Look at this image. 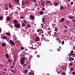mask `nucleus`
<instances>
[{
  "mask_svg": "<svg viewBox=\"0 0 75 75\" xmlns=\"http://www.w3.org/2000/svg\"><path fill=\"white\" fill-rule=\"evenodd\" d=\"M71 5H73V4H74L73 2V1L71 2Z\"/></svg>",
  "mask_w": 75,
  "mask_h": 75,
  "instance_id": "40",
  "label": "nucleus"
},
{
  "mask_svg": "<svg viewBox=\"0 0 75 75\" xmlns=\"http://www.w3.org/2000/svg\"><path fill=\"white\" fill-rule=\"evenodd\" d=\"M46 2L47 3H51V1H49L48 0H47Z\"/></svg>",
  "mask_w": 75,
  "mask_h": 75,
  "instance_id": "27",
  "label": "nucleus"
},
{
  "mask_svg": "<svg viewBox=\"0 0 75 75\" xmlns=\"http://www.w3.org/2000/svg\"><path fill=\"white\" fill-rule=\"evenodd\" d=\"M65 19H61V20L60 21V23H61V22H62V21H64Z\"/></svg>",
  "mask_w": 75,
  "mask_h": 75,
  "instance_id": "21",
  "label": "nucleus"
},
{
  "mask_svg": "<svg viewBox=\"0 0 75 75\" xmlns=\"http://www.w3.org/2000/svg\"><path fill=\"white\" fill-rule=\"evenodd\" d=\"M70 23L69 21H66V23L67 24H69Z\"/></svg>",
  "mask_w": 75,
  "mask_h": 75,
  "instance_id": "17",
  "label": "nucleus"
},
{
  "mask_svg": "<svg viewBox=\"0 0 75 75\" xmlns=\"http://www.w3.org/2000/svg\"><path fill=\"white\" fill-rule=\"evenodd\" d=\"M6 20L7 21H9L10 20V19H7Z\"/></svg>",
  "mask_w": 75,
  "mask_h": 75,
  "instance_id": "47",
  "label": "nucleus"
},
{
  "mask_svg": "<svg viewBox=\"0 0 75 75\" xmlns=\"http://www.w3.org/2000/svg\"><path fill=\"white\" fill-rule=\"evenodd\" d=\"M27 27H28V28H30V24H29L27 25Z\"/></svg>",
  "mask_w": 75,
  "mask_h": 75,
  "instance_id": "24",
  "label": "nucleus"
},
{
  "mask_svg": "<svg viewBox=\"0 0 75 75\" xmlns=\"http://www.w3.org/2000/svg\"><path fill=\"white\" fill-rule=\"evenodd\" d=\"M13 23L15 24H16L18 23V21H17L16 20H14L13 21Z\"/></svg>",
  "mask_w": 75,
  "mask_h": 75,
  "instance_id": "5",
  "label": "nucleus"
},
{
  "mask_svg": "<svg viewBox=\"0 0 75 75\" xmlns=\"http://www.w3.org/2000/svg\"><path fill=\"white\" fill-rule=\"evenodd\" d=\"M1 67H3V65L2 64H1Z\"/></svg>",
  "mask_w": 75,
  "mask_h": 75,
  "instance_id": "64",
  "label": "nucleus"
},
{
  "mask_svg": "<svg viewBox=\"0 0 75 75\" xmlns=\"http://www.w3.org/2000/svg\"><path fill=\"white\" fill-rule=\"evenodd\" d=\"M56 39L57 40H58V41H60V39H59L58 38H56Z\"/></svg>",
  "mask_w": 75,
  "mask_h": 75,
  "instance_id": "54",
  "label": "nucleus"
},
{
  "mask_svg": "<svg viewBox=\"0 0 75 75\" xmlns=\"http://www.w3.org/2000/svg\"><path fill=\"white\" fill-rule=\"evenodd\" d=\"M74 51L72 50L71 52L70 53L71 54H72V53H74Z\"/></svg>",
  "mask_w": 75,
  "mask_h": 75,
  "instance_id": "44",
  "label": "nucleus"
},
{
  "mask_svg": "<svg viewBox=\"0 0 75 75\" xmlns=\"http://www.w3.org/2000/svg\"><path fill=\"white\" fill-rule=\"evenodd\" d=\"M54 30L55 31H56V32H57L58 31L57 29H54Z\"/></svg>",
  "mask_w": 75,
  "mask_h": 75,
  "instance_id": "59",
  "label": "nucleus"
},
{
  "mask_svg": "<svg viewBox=\"0 0 75 75\" xmlns=\"http://www.w3.org/2000/svg\"><path fill=\"white\" fill-rule=\"evenodd\" d=\"M29 17L30 18H31V19H34V18H35L32 15H30Z\"/></svg>",
  "mask_w": 75,
  "mask_h": 75,
  "instance_id": "4",
  "label": "nucleus"
},
{
  "mask_svg": "<svg viewBox=\"0 0 75 75\" xmlns=\"http://www.w3.org/2000/svg\"><path fill=\"white\" fill-rule=\"evenodd\" d=\"M28 71V70H25L24 71V74H26V73H27V72Z\"/></svg>",
  "mask_w": 75,
  "mask_h": 75,
  "instance_id": "11",
  "label": "nucleus"
},
{
  "mask_svg": "<svg viewBox=\"0 0 75 75\" xmlns=\"http://www.w3.org/2000/svg\"><path fill=\"white\" fill-rule=\"evenodd\" d=\"M54 30H57L58 29L57 28H56V27H55L54 28Z\"/></svg>",
  "mask_w": 75,
  "mask_h": 75,
  "instance_id": "62",
  "label": "nucleus"
},
{
  "mask_svg": "<svg viewBox=\"0 0 75 75\" xmlns=\"http://www.w3.org/2000/svg\"><path fill=\"white\" fill-rule=\"evenodd\" d=\"M54 35H57V32H54Z\"/></svg>",
  "mask_w": 75,
  "mask_h": 75,
  "instance_id": "38",
  "label": "nucleus"
},
{
  "mask_svg": "<svg viewBox=\"0 0 75 75\" xmlns=\"http://www.w3.org/2000/svg\"><path fill=\"white\" fill-rule=\"evenodd\" d=\"M20 0H15V3H19V1Z\"/></svg>",
  "mask_w": 75,
  "mask_h": 75,
  "instance_id": "10",
  "label": "nucleus"
},
{
  "mask_svg": "<svg viewBox=\"0 0 75 75\" xmlns=\"http://www.w3.org/2000/svg\"><path fill=\"white\" fill-rule=\"evenodd\" d=\"M62 45H64V40L62 41Z\"/></svg>",
  "mask_w": 75,
  "mask_h": 75,
  "instance_id": "29",
  "label": "nucleus"
},
{
  "mask_svg": "<svg viewBox=\"0 0 75 75\" xmlns=\"http://www.w3.org/2000/svg\"><path fill=\"white\" fill-rule=\"evenodd\" d=\"M2 45L3 47H6V44L5 43H3L2 44Z\"/></svg>",
  "mask_w": 75,
  "mask_h": 75,
  "instance_id": "12",
  "label": "nucleus"
},
{
  "mask_svg": "<svg viewBox=\"0 0 75 75\" xmlns=\"http://www.w3.org/2000/svg\"><path fill=\"white\" fill-rule=\"evenodd\" d=\"M27 65V64H23L22 66H23V67H24L25 66Z\"/></svg>",
  "mask_w": 75,
  "mask_h": 75,
  "instance_id": "32",
  "label": "nucleus"
},
{
  "mask_svg": "<svg viewBox=\"0 0 75 75\" xmlns=\"http://www.w3.org/2000/svg\"><path fill=\"white\" fill-rule=\"evenodd\" d=\"M8 61L11 62L12 61H11V60L10 59H9L8 60Z\"/></svg>",
  "mask_w": 75,
  "mask_h": 75,
  "instance_id": "30",
  "label": "nucleus"
},
{
  "mask_svg": "<svg viewBox=\"0 0 75 75\" xmlns=\"http://www.w3.org/2000/svg\"><path fill=\"white\" fill-rule=\"evenodd\" d=\"M68 18L69 19H74V16H68Z\"/></svg>",
  "mask_w": 75,
  "mask_h": 75,
  "instance_id": "3",
  "label": "nucleus"
},
{
  "mask_svg": "<svg viewBox=\"0 0 75 75\" xmlns=\"http://www.w3.org/2000/svg\"><path fill=\"white\" fill-rule=\"evenodd\" d=\"M73 48H74L73 50H75V47H73Z\"/></svg>",
  "mask_w": 75,
  "mask_h": 75,
  "instance_id": "60",
  "label": "nucleus"
},
{
  "mask_svg": "<svg viewBox=\"0 0 75 75\" xmlns=\"http://www.w3.org/2000/svg\"><path fill=\"white\" fill-rule=\"evenodd\" d=\"M43 13H44V11H40V14L41 15H42V14H43Z\"/></svg>",
  "mask_w": 75,
  "mask_h": 75,
  "instance_id": "19",
  "label": "nucleus"
},
{
  "mask_svg": "<svg viewBox=\"0 0 75 75\" xmlns=\"http://www.w3.org/2000/svg\"><path fill=\"white\" fill-rule=\"evenodd\" d=\"M23 2H24V1H22V5H24V4L23 3Z\"/></svg>",
  "mask_w": 75,
  "mask_h": 75,
  "instance_id": "51",
  "label": "nucleus"
},
{
  "mask_svg": "<svg viewBox=\"0 0 75 75\" xmlns=\"http://www.w3.org/2000/svg\"><path fill=\"white\" fill-rule=\"evenodd\" d=\"M40 30L41 32H40V33H42L43 32V31H42V29H40Z\"/></svg>",
  "mask_w": 75,
  "mask_h": 75,
  "instance_id": "33",
  "label": "nucleus"
},
{
  "mask_svg": "<svg viewBox=\"0 0 75 75\" xmlns=\"http://www.w3.org/2000/svg\"><path fill=\"white\" fill-rule=\"evenodd\" d=\"M8 8L7 7H6L5 8V10H8Z\"/></svg>",
  "mask_w": 75,
  "mask_h": 75,
  "instance_id": "39",
  "label": "nucleus"
},
{
  "mask_svg": "<svg viewBox=\"0 0 75 75\" xmlns=\"http://www.w3.org/2000/svg\"><path fill=\"white\" fill-rule=\"evenodd\" d=\"M75 57V54H73V57Z\"/></svg>",
  "mask_w": 75,
  "mask_h": 75,
  "instance_id": "52",
  "label": "nucleus"
},
{
  "mask_svg": "<svg viewBox=\"0 0 75 75\" xmlns=\"http://www.w3.org/2000/svg\"><path fill=\"white\" fill-rule=\"evenodd\" d=\"M69 61H71V59H70V57H69Z\"/></svg>",
  "mask_w": 75,
  "mask_h": 75,
  "instance_id": "55",
  "label": "nucleus"
},
{
  "mask_svg": "<svg viewBox=\"0 0 75 75\" xmlns=\"http://www.w3.org/2000/svg\"><path fill=\"white\" fill-rule=\"evenodd\" d=\"M11 72H16V71L13 70H11Z\"/></svg>",
  "mask_w": 75,
  "mask_h": 75,
  "instance_id": "22",
  "label": "nucleus"
},
{
  "mask_svg": "<svg viewBox=\"0 0 75 75\" xmlns=\"http://www.w3.org/2000/svg\"><path fill=\"white\" fill-rule=\"evenodd\" d=\"M5 7H7V6H8V4H5Z\"/></svg>",
  "mask_w": 75,
  "mask_h": 75,
  "instance_id": "42",
  "label": "nucleus"
},
{
  "mask_svg": "<svg viewBox=\"0 0 75 75\" xmlns=\"http://www.w3.org/2000/svg\"><path fill=\"white\" fill-rule=\"evenodd\" d=\"M22 25L23 27H25V24L24 23H22Z\"/></svg>",
  "mask_w": 75,
  "mask_h": 75,
  "instance_id": "25",
  "label": "nucleus"
},
{
  "mask_svg": "<svg viewBox=\"0 0 75 75\" xmlns=\"http://www.w3.org/2000/svg\"><path fill=\"white\" fill-rule=\"evenodd\" d=\"M32 1L34 3H37V1L36 0H32Z\"/></svg>",
  "mask_w": 75,
  "mask_h": 75,
  "instance_id": "23",
  "label": "nucleus"
},
{
  "mask_svg": "<svg viewBox=\"0 0 75 75\" xmlns=\"http://www.w3.org/2000/svg\"><path fill=\"white\" fill-rule=\"evenodd\" d=\"M50 51H52V49H50Z\"/></svg>",
  "mask_w": 75,
  "mask_h": 75,
  "instance_id": "63",
  "label": "nucleus"
},
{
  "mask_svg": "<svg viewBox=\"0 0 75 75\" xmlns=\"http://www.w3.org/2000/svg\"><path fill=\"white\" fill-rule=\"evenodd\" d=\"M21 49L22 50H24V47H21Z\"/></svg>",
  "mask_w": 75,
  "mask_h": 75,
  "instance_id": "37",
  "label": "nucleus"
},
{
  "mask_svg": "<svg viewBox=\"0 0 75 75\" xmlns=\"http://www.w3.org/2000/svg\"><path fill=\"white\" fill-rule=\"evenodd\" d=\"M72 74H73V75H75V71L73 72H72Z\"/></svg>",
  "mask_w": 75,
  "mask_h": 75,
  "instance_id": "34",
  "label": "nucleus"
},
{
  "mask_svg": "<svg viewBox=\"0 0 75 75\" xmlns=\"http://www.w3.org/2000/svg\"><path fill=\"white\" fill-rule=\"evenodd\" d=\"M21 18H22V19H23L24 18V17L22 16V17H20Z\"/></svg>",
  "mask_w": 75,
  "mask_h": 75,
  "instance_id": "48",
  "label": "nucleus"
},
{
  "mask_svg": "<svg viewBox=\"0 0 75 75\" xmlns=\"http://www.w3.org/2000/svg\"><path fill=\"white\" fill-rule=\"evenodd\" d=\"M40 29H38V30H37V32H40Z\"/></svg>",
  "mask_w": 75,
  "mask_h": 75,
  "instance_id": "46",
  "label": "nucleus"
},
{
  "mask_svg": "<svg viewBox=\"0 0 75 75\" xmlns=\"http://www.w3.org/2000/svg\"><path fill=\"white\" fill-rule=\"evenodd\" d=\"M24 23H25V24H27V21H24Z\"/></svg>",
  "mask_w": 75,
  "mask_h": 75,
  "instance_id": "56",
  "label": "nucleus"
},
{
  "mask_svg": "<svg viewBox=\"0 0 75 75\" xmlns=\"http://www.w3.org/2000/svg\"><path fill=\"white\" fill-rule=\"evenodd\" d=\"M46 21L45 19H42V22H43V23H44V24H45V22H46Z\"/></svg>",
  "mask_w": 75,
  "mask_h": 75,
  "instance_id": "8",
  "label": "nucleus"
},
{
  "mask_svg": "<svg viewBox=\"0 0 75 75\" xmlns=\"http://www.w3.org/2000/svg\"><path fill=\"white\" fill-rule=\"evenodd\" d=\"M2 38L4 39V40H6V39H7V37H6V36H3L2 37Z\"/></svg>",
  "mask_w": 75,
  "mask_h": 75,
  "instance_id": "15",
  "label": "nucleus"
},
{
  "mask_svg": "<svg viewBox=\"0 0 75 75\" xmlns=\"http://www.w3.org/2000/svg\"><path fill=\"white\" fill-rule=\"evenodd\" d=\"M6 58H9V55H8V54H6Z\"/></svg>",
  "mask_w": 75,
  "mask_h": 75,
  "instance_id": "13",
  "label": "nucleus"
},
{
  "mask_svg": "<svg viewBox=\"0 0 75 75\" xmlns=\"http://www.w3.org/2000/svg\"><path fill=\"white\" fill-rule=\"evenodd\" d=\"M40 40V38L38 37H36V38L35 39L36 41H38Z\"/></svg>",
  "mask_w": 75,
  "mask_h": 75,
  "instance_id": "6",
  "label": "nucleus"
},
{
  "mask_svg": "<svg viewBox=\"0 0 75 75\" xmlns=\"http://www.w3.org/2000/svg\"><path fill=\"white\" fill-rule=\"evenodd\" d=\"M62 74L64 75H65V72H63L62 73Z\"/></svg>",
  "mask_w": 75,
  "mask_h": 75,
  "instance_id": "49",
  "label": "nucleus"
},
{
  "mask_svg": "<svg viewBox=\"0 0 75 75\" xmlns=\"http://www.w3.org/2000/svg\"><path fill=\"white\" fill-rule=\"evenodd\" d=\"M4 34H6V35H10V33L8 32H7L6 33H4Z\"/></svg>",
  "mask_w": 75,
  "mask_h": 75,
  "instance_id": "9",
  "label": "nucleus"
},
{
  "mask_svg": "<svg viewBox=\"0 0 75 75\" xmlns=\"http://www.w3.org/2000/svg\"><path fill=\"white\" fill-rule=\"evenodd\" d=\"M9 7L10 8H11V7H12V6L11 5V4H10V3H9Z\"/></svg>",
  "mask_w": 75,
  "mask_h": 75,
  "instance_id": "31",
  "label": "nucleus"
},
{
  "mask_svg": "<svg viewBox=\"0 0 75 75\" xmlns=\"http://www.w3.org/2000/svg\"><path fill=\"white\" fill-rule=\"evenodd\" d=\"M71 59L72 60H74V58H71V59Z\"/></svg>",
  "mask_w": 75,
  "mask_h": 75,
  "instance_id": "58",
  "label": "nucleus"
},
{
  "mask_svg": "<svg viewBox=\"0 0 75 75\" xmlns=\"http://www.w3.org/2000/svg\"><path fill=\"white\" fill-rule=\"evenodd\" d=\"M69 65H70V66H71V65H72V63H70L69 64Z\"/></svg>",
  "mask_w": 75,
  "mask_h": 75,
  "instance_id": "50",
  "label": "nucleus"
},
{
  "mask_svg": "<svg viewBox=\"0 0 75 75\" xmlns=\"http://www.w3.org/2000/svg\"><path fill=\"white\" fill-rule=\"evenodd\" d=\"M15 27L18 28H20V24L18 23H17L16 24H15Z\"/></svg>",
  "mask_w": 75,
  "mask_h": 75,
  "instance_id": "2",
  "label": "nucleus"
},
{
  "mask_svg": "<svg viewBox=\"0 0 75 75\" xmlns=\"http://www.w3.org/2000/svg\"><path fill=\"white\" fill-rule=\"evenodd\" d=\"M45 2H42V5L43 6H45Z\"/></svg>",
  "mask_w": 75,
  "mask_h": 75,
  "instance_id": "14",
  "label": "nucleus"
},
{
  "mask_svg": "<svg viewBox=\"0 0 75 75\" xmlns=\"http://www.w3.org/2000/svg\"><path fill=\"white\" fill-rule=\"evenodd\" d=\"M41 33V32H40L38 33V34H39V35H41V33Z\"/></svg>",
  "mask_w": 75,
  "mask_h": 75,
  "instance_id": "61",
  "label": "nucleus"
},
{
  "mask_svg": "<svg viewBox=\"0 0 75 75\" xmlns=\"http://www.w3.org/2000/svg\"><path fill=\"white\" fill-rule=\"evenodd\" d=\"M73 69H73V68H71V69H70V70H71V71H72V70Z\"/></svg>",
  "mask_w": 75,
  "mask_h": 75,
  "instance_id": "41",
  "label": "nucleus"
},
{
  "mask_svg": "<svg viewBox=\"0 0 75 75\" xmlns=\"http://www.w3.org/2000/svg\"><path fill=\"white\" fill-rule=\"evenodd\" d=\"M10 17L9 16H7L6 19H10Z\"/></svg>",
  "mask_w": 75,
  "mask_h": 75,
  "instance_id": "35",
  "label": "nucleus"
},
{
  "mask_svg": "<svg viewBox=\"0 0 75 75\" xmlns=\"http://www.w3.org/2000/svg\"><path fill=\"white\" fill-rule=\"evenodd\" d=\"M59 41V44H61V41L60 40Z\"/></svg>",
  "mask_w": 75,
  "mask_h": 75,
  "instance_id": "45",
  "label": "nucleus"
},
{
  "mask_svg": "<svg viewBox=\"0 0 75 75\" xmlns=\"http://www.w3.org/2000/svg\"><path fill=\"white\" fill-rule=\"evenodd\" d=\"M3 16H0V19H3Z\"/></svg>",
  "mask_w": 75,
  "mask_h": 75,
  "instance_id": "36",
  "label": "nucleus"
},
{
  "mask_svg": "<svg viewBox=\"0 0 75 75\" xmlns=\"http://www.w3.org/2000/svg\"><path fill=\"white\" fill-rule=\"evenodd\" d=\"M54 4L55 6H58V3L57 2H55L54 3Z\"/></svg>",
  "mask_w": 75,
  "mask_h": 75,
  "instance_id": "20",
  "label": "nucleus"
},
{
  "mask_svg": "<svg viewBox=\"0 0 75 75\" xmlns=\"http://www.w3.org/2000/svg\"><path fill=\"white\" fill-rule=\"evenodd\" d=\"M25 4H28L30 3V2L28 1H27L26 2H25Z\"/></svg>",
  "mask_w": 75,
  "mask_h": 75,
  "instance_id": "18",
  "label": "nucleus"
},
{
  "mask_svg": "<svg viewBox=\"0 0 75 75\" xmlns=\"http://www.w3.org/2000/svg\"><path fill=\"white\" fill-rule=\"evenodd\" d=\"M47 34L49 36H50L51 35V33L49 31H47Z\"/></svg>",
  "mask_w": 75,
  "mask_h": 75,
  "instance_id": "16",
  "label": "nucleus"
},
{
  "mask_svg": "<svg viewBox=\"0 0 75 75\" xmlns=\"http://www.w3.org/2000/svg\"><path fill=\"white\" fill-rule=\"evenodd\" d=\"M57 51H61V50L57 48Z\"/></svg>",
  "mask_w": 75,
  "mask_h": 75,
  "instance_id": "43",
  "label": "nucleus"
},
{
  "mask_svg": "<svg viewBox=\"0 0 75 75\" xmlns=\"http://www.w3.org/2000/svg\"><path fill=\"white\" fill-rule=\"evenodd\" d=\"M13 42V41L12 40H9V43H10V44H11Z\"/></svg>",
  "mask_w": 75,
  "mask_h": 75,
  "instance_id": "26",
  "label": "nucleus"
},
{
  "mask_svg": "<svg viewBox=\"0 0 75 75\" xmlns=\"http://www.w3.org/2000/svg\"><path fill=\"white\" fill-rule=\"evenodd\" d=\"M29 74H30V75H31V74H32V73H31V72H30L29 73Z\"/></svg>",
  "mask_w": 75,
  "mask_h": 75,
  "instance_id": "53",
  "label": "nucleus"
},
{
  "mask_svg": "<svg viewBox=\"0 0 75 75\" xmlns=\"http://www.w3.org/2000/svg\"><path fill=\"white\" fill-rule=\"evenodd\" d=\"M11 44L12 45H15V44H14V42H13L11 43Z\"/></svg>",
  "mask_w": 75,
  "mask_h": 75,
  "instance_id": "28",
  "label": "nucleus"
},
{
  "mask_svg": "<svg viewBox=\"0 0 75 75\" xmlns=\"http://www.w3.org/2000/svg\"><path fill=\"white\" fill-rule=\"evenodd\" d=\"M60 11H61V10H64V7L63 6H61L60 7Z\"/></svg>",
  "mask_w": 75,
  "mask_h": 75,
  "instance_id": "7",
  "label": "nucleus"
},
{
  "mask_svg": "<svg viewBox=\"0 0 75 75\" xmlns=\"http://www.w3.org/2000/svg\"><path fill=\"white\" fill-rule=\"evenodd\" d=\"M64 27H65V28H66L67 29L68 28V27H67V26H66V25H64Z\"/></svg>",
  "mask_w": 75,
  "mask_h": 75,
  "instance_id": "57",
  "label": "nucleus"
},
{
  "mask_svg": "<svg viewBox=\"0 0 75 75\" xmlns=\"http://www.w3.org/2000/svg\"><path fill=\"white\" fill-rule=\"evenodd\" d=\"M25 59V57H23L21 58V59L20 60V63L21 65H23L24 64L25 62L24 61Z\"/></svg>",
  "mask_w": 75,
  "mask_h": 75,
  "instance_id": "1",
  "label": "nucleus"
}]
</instances>
